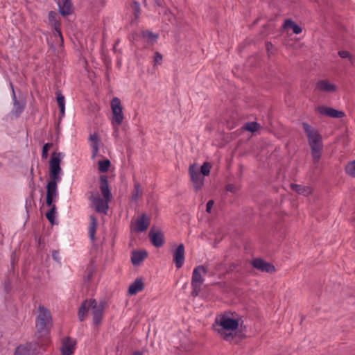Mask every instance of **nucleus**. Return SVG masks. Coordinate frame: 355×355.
I'll return each instance as SVG.
<instances>
[{"mask_svg": "<svg viewBox=\"0 0 355 355\" xmlns=\"http://www.w3.org/2000/svg\"><path fill=\"white\" fill-rule=\"evenodd\" d=\"M52 146H53L52 143H46L43 146L42 152V159H46L48 157V152Z\"/></svg>", "mask_w": 355, "mask_h": 355, "instance_id": "36", "label": "nucleus"}, {"mask_svg": "<svg viewBox=\"0 0 355 355\" xmlns=\"http://www.w3.org/2000/svg\"><path fill=\"white\" fill-rule=\"evenodd\" d=\"M98 226V221L94 216H90V223L89 227V234L90 239L94 241L95 240L96 232Z\"/></svg>", "mask_w": 355, "mask_h": 355, "instance_id": "26", "label": "nucleus"}, {"mask_svg": "<svg viewBox=\"0 0 355 355\" xmlns=\"http://www.w3.org/2000/svg\"><path fill=\"white\" fill-rule=\"evenodd\" d=\"M64 155L62 153H53L49 161L50 181L46 186V205H52L58 197V184L61 181L62 174L60 167L61 160Z\"/></svg>", "mask_w": 355, "mask_h": 355, "instance_id": "1", "label": "nucleus"}, {"mask_svg": "<svg viewBox=\"0 0 355 355\" xmlns=\"http://www.w3.org/2000/svg\"><path fill=\"white\" fill-rule=\"evenodd\" d=\"M36 348L32 343H26L17 347L15 349V355H35Z\"/></svg>", "mask_w": 355, "mask_h": 355, "instance_id": "16", "label": "nucleus"}, {"mask_svg": "<svg viewBox=\"0 0 355 355\" xmlns=\"http://www.w3.org/2000/svg\"><path fill=\"white\" fill-rule=\"evenodd\" d=\"M292 30L293 32L295 34H300L302 31V28L296 24L292 27Z\"/></svg>", "mask_w": 355, "mask_h": 355, "instance_id": "42", "label": "nucleus"}, {"mask_svg": "<svg viewBox=\"0 0 355 355\" xmlns=\"http://www.w3.org/2000/svg\"><path fill=\"white\" fill-rule=\"evenodd\" d=\"M148 236L152 243L156 248H160L164 245V236L162 232L155 231L152 228L149 232Z\"/></svg>", "mask_w": 355, "mask_h": 355, "instance_id": "15", "label": "nucleus"}, {"mask_svg": "<svg viewBox=\"0 0 355 355\" xmlns=\"http://www.w3.org/2000/svg\"><path fill=\"white\" fill-rule=\"evenodd\" d=\"M189 173L196 191L200 190L204 184V176L200 173L196 164H191L189 168Z\"/></svg>", "mask_w": 355, "mask_h": 355, "instance_id": "7", "label": "nucleus"}, {"mask_svg": "<svg viewBox=\"0 0 355 355\" xmlns=\"http://www.w3.org/2000/svg\"><path fill=\"white\" fill-rule=\"evenodd\" d=\"M291 189L299 194L308 196L311 193V189L309 187H304L300 184H291Z\"/></svg>", "mask_w": 355, "mask_h": 355, "instance_id": "27", "label": "nucleus"}, {"mask_svg": "<svg viewBox=\"0 0 355 355\" xmlns=\"http://www.w3.org/2000/svg\"><path fill=\"white\" fill-rule=\"evenodd\" d=\"M110 166V161L107 159L100 160L98 162V170L101 173H105L109 170Z\"/></svg>", "mask_w": 355, "mask_h": 355, "instance_id": "32", "label": "nucleus"}, {"mask_svg": "<svg viewBox=\"0 0 355 355\" xmlns=\"http://www.w3.org/2000/svg\"><path fill=\"white\" fill-rule=\"evenodd\" d=\"M95 304V300H85L78 310V318L80 321H83L88 313L89 310H91L92 304Z\"/></svg>", "mask_w": 355, "mask_h": 355, "instance_id": "19", "label": "nucleus"}, {"mask_svg": "<svg viewBox=\"0 0 355 355\" xmlns=\"http://www.w3.org/2000/svg\"><path fill=\"white\" fill-rule=\"evenodd\" d=\"M211 168V164L209 162H204L200 167V173L203 176H207L210 173V169Z\"/></svg>", "mask_w": 355, "mask_h": 355, "instance_id": "35", "label": "nucleus"}, {"mask_svg": "<svg viewBox=\"0 0 355 355\" xmlns=\"http://www.w3.org/2000/svg\"><path fill=\"white\" fill-rule=\"evenodd\" d=\"M58 14L54 11H50L48 14V19L52 23L55 31L58 35L60 37L61 42H63V38L60 28V24L57 19Z\"/></svg>", "mask_w": 355, "mask_h": 355, "instance_id": "21", "label": "nucleus"}, {"mask_svg": "<svg viewBox=\"0 0 355 355\" xmlns=\"http://www.w3.org/2000/svg\"><path fill=\"white\" fill-rule=\"evenodd\" d=\"M260 125L257 122H248L245 124L244 128L249 132H254L257 131Z\"/></svg>", "mask_w": 355, "mask_h": 355, "instance_id": "34", "label": "nucleus"}, {"mask_svg": "<svg viewBox=\"0 0 355 355\" xmlns=\"http://www.w3.org/2000/svg\"><path fill=\"white\" fill-rule=\"evenodd\" d=\"M52 326V318L50 311L44 306H39L35 320V327L40 336L48 334Z\"/></svg>", "mask_w": 355, "mask_h": 355, "instance_id": "4", "label": "nucleus"}, {"mask_svg": "<svg viewBox=\"0 0 355 355\" xmlns=\"http://www.w3.org/2000/svg\"><path fill=\"white\" fill-rule=\"evenodd\" d=\"M316 88L322 92L332 93L336 90V86L328 80H320L316 83Z\"/></svg>", "mask_w": 355, "mask_h": 355, "instance_id": "17", "label": "nucleus"}, {"mask_svg": "<svg viewBox=\"0 0 355 355\" xmlns=\"http://www.w3.org/2000/svg\"><path fill=\"white\" fill-rule=\"evenodd\" d=\"M184 246L182 243L180 244L173 252V261L177 268L182 267L185 259Z\"/></svg>", "mask_w": 355, "mask_h": 355, "instance_id": "12", "label": "nucleus"}, {"mask_svg": "<svg viewBox=\"0 0 355 355\" xmlns=\"http://www.w3.org/2000/svg\"><path fill=\"white\" fill-rule=\"evenodd\" d=\"M208 270L204 265L196 266L192 272L191 277V295L198 296L201 291V286L205 281V276L207 273Z\"/></svg>", "mask_w": 355, "mask_h": 355, "instance_id": "5", "label": "nucleus"}, {"mask_svg": "<svg viewBox=\"0 0 355 355\" xmlns=\"http://www.w3.org/2000/svg\"><path fill=\"white\" fill-rule=\"evenodd\" d=\"M57 102L62 115H64L65 110V100L64 96L61 93L57 94Z\"/></svg>", "mask_w": 355, "mask_h": 355, "instance_id": "31", "label": "nucleus"}, {"mask_svg": "<svg viewBox=\"0 0 355 355\" xmlns=\"http://www.w3.org/2000/svg\"><path fill=\"white\" fill-rule=\"evenodd\" d=\"M100 189L104 198L106 200L112 199V193L110 190L107 178L102 175L100 178Z\"/></svg>", "mask_w": 355, "mask_h": 355, "instance_id": "18", "label": "nucleus"}, {"mask_svg": "<svg viewBox=\"0 0 355 355\" xmlns=\"http://www.w3.org/2000/svg\"><path fill=\"white\" fill-rule=\"evenodd\" d=\"M10 85L12 89V97L13 105H14L13 109H14V111L15 112V113L17 115H19L23 112V110L25 107V105H24V103H21L19 102L18 100L17 99L14 87H13V85L12 83H10Z\"/></svg>", "mask_w": 355, "mask_h": 355, "instance_id": "24", "label": "nucleus"}, {"mask_svg": "<svg viewBox=\"0 0 355 355\" xmlns=\"http://www.w3.org/2000/svg\"><path fill=\"white\" fill-rule=\"evenodd\" d=\"M92 205L94 206L96 211L106 214L108 210V202L111 200L103 199L99 196H92L90 198Z\"/></svg>", "mask_w": 355, "mask_h": 355, "instance_id": "9", "label": "nucleus"}, {"mask_svg": "<svg viewBox=\"0 0 355 355\" xmlns=\"http://www.w3.org/2000/svg\"><path fill=\"white\" fill-rule=\"evenodd\" d=\"M143 195V191L141 189L140 184L138 182H135L134 184V190L132 193V200L137 201L139 198Z\"/></svg>", "mask_w": 355, "mask_h": 355, "instance_id": "28", "label": "nucleus"}, {"mask_svg": "<svg viewBox=\"0 0 355 355\" xmlns=\"http://www.w3.org/2000/svg\"><path fill=\"white\" fill-rule=\"evenodd\" d=\"M133 10H134V15L136 19H137L140 15V6L139 3L137 1L133 2Z\"/></svg>", "mask_w": 355, "mask_h": 355, "instance_id": "37", "label": "nucleus"}, {"mask_svg": "<svg viewBox=\"0 0 355 355\" xmlns=\"http://www.w3.org/2000/svg\"><path fill=\"white\" fill-rule=\"evenodd\" d=\"M345 172L352 178H355V159L349 162L345 166Z\"/></svg>", "mask_w": 355, "mask_h": 355, "instance_id": "33", "label": "nucleus"}, {"mask_svg": "<svg viewBox=\"0 0 355 355\" xmlns=\"http://www.w3.org/2000/svg\"><path fill=\"white\" fill-rule=\"evenodd\" d=\"M163 57L159 52H155L154 57L155 64H160L162 62Z\"/></svg>", "mask_w": 355, "mask_h": 355, "instance_id": "38", "label": "nucleus"}, {"mask_svg": "<svg viewBox=\"0 0 355 355\" xmlns=\"http://www.w3.org/2000/svg\"><path fill=\"white\" fill-rule=\"evenodd\" d=\"M48 206L50 209L46 213V217L51 224H54L56 216V206L53 203H52V205Z\"/></svg>", "mask_w": 355, "mask_h": 355, "instance_id": "29", "label": "nucleus"}, {"mask_svg": "<svg viewBox=\"0 0 355 355\" xmlns=\"http://www.w3.org/2000/svg\"><path fill=\"white\" fill-rule=\"evenodd\" d=\"M150 225V218L146 214H141L135 221L134 230L136 232L146 231Z\"/></svg>", "mask_w": 355, "mask_h": 355, "instance_id": "14", "label": "nucleus"}, {"mask_svg": "<svg viewBox=\"0 0 355 355\" xmlns=\"http://www.w3.org/2000/svg\"><path fill=\"white\" fill-rule=\"evenodd\" d=\"M302 126L308 138L313 162L316 163L321 157L323 147L322 136L316 129L307 123H303Z\"/></svg>", "mask_w": 355, "mask_h": 355, "instance_id": "3", "label": "nucleus"}, {"mask_svg": "<svg viewBox=\"0 0 355 355\" xmlns=\"http://www.w3.org/2000/svg\"><path fill=\"white\" fill-rule=\"evenodd\" d=\"M266 46V49L269 51L272 45L271 43L267 42Z\"/></svg>", "mask_w": 355, "mask_h": 355, "instance_id": "46", "label": "nucleus"}, {"mask_svg": "<svg viewBox=\"0 0 355 355\" xmlns=\"http://www.w3.org/2000/svg\"><path fill=\"white\" fill-rule=\"evenodd\" d=\"M58 8L60 13L63 16H67L71 12V4L69 0H59Z\"/></svg>", "mask_w": 355, "mask_h": 355, "instance_id": "23", "label": "nucleus"}, {"mask_svg": "<svg viewBox=\"0 0 355 355\" xmlns=\"http://www.w3.org/2000/svg\"><path fill=\"white\" fill-rule=\"evenodd\" d=\"M142 37L150 44H154L158 38V35L149 31H144L141 33Z\"/></svg>", "mask_w": 355, "mask_h": 355, "instance_id": "30", "label": "nucleus"}, {"mask_svg": "<svg viewBox=\"0 0 355 355\" xmlns=\"http://www.w3.org/2000/svg\"><path fill=\"white\" fill-rule=\"evenodd\" d=\"M91 310L93 315V322L95 325H98L102 321L104 303L101 302L100 304H98L95 300V304H92Z\"/></svg>", "mask_w": 355, "mask_h": 355, "instance_id": "11", "label": "nucleus"}, {"mask_svg": "<svg viewBox=\"0 0 355 355\" xmlns=\"http://www.w3.org/2000/svg\"><path fill=\"white\" fill-rule=\"evenodd\" d=\"M76 346V341L70 338L65 337L62 340L60 348L62 355H71L73 354Z\"/></svg>", "mask_w": 355, "mask_h": 355, "instance_id": "10", "label": "nucleus"}, {"mask_svg": "<svg viewBox=\"0 0 355 355\" xmlns=\"http://www.w3.org/2000/svg\"><path fill=\"white\" fill-rule=\"evenodd\" d=\"M133 355H143V354L141 353L140 352H136L133 354Z\"/></svg>", "mask_w": 355, "mask_h": 355, "instance_id": "48", "label": "nucleus"}, {"mask_svg": "<svg viewBox=\"0 0 355 355\" xmlns=\"http://www.w3.org/2000/svg\"><path fill=\"white\" fill-rule=\"evenodd\" d=\"M226 190L231 193H235L236 191V187L233 184H228L226 186Z\"/></svg>", "mask_w": 355, "mask_h": 355, "instance_id": "41", "label": "nucleus"}, {"mask_svg": "<svg viewBox=\"0 0 355 355\" xmlns=\"http://www.w3.org/2000/svg\"><path fill=\"white\" fill-rule=\"evenodd\" d=\"M214 204V202L213 200H210L207 202V206H206V210L208 213H210L212 209V207Z\"/></svg>", "mask_w": 355, "mask_h": 355, "instance_id": "43", "label": "nucleus"}, {"mask_svg": "<svg viewBox=\"0 0 355 355\" xmlns=\"http://www.w3.org/2000/svg\"><path fill=\"white\" fill-rule=\"evenodd\" d=\"M251 265L257 270L264 272L271 273L275 270V268L272 264L261 258L252 259Z\"/></svg>", "mask_w": 355, "mask_h": 355, "instance_id": "8", "label": "nucleus"}, {"mask_svg": "<svg viewBox=\"0 0 355 355\" xmlns=\"http://www.w3.org/2000/svg\"><path fill=\"white\" fill-rule=\"evenodd\" d=\"M318 111L322 115H325L336 119H340L345 116L344 112L342 111H339L334 108L323 105L318 107Z\"/></svg>", "mask_w": 355, "mask_h": 355, "instance_id": "13", "label": "nucleus"}, {"mask_svg": "<svg viewBox=\"0 0 355 355\" xmlns=\"http://www.w3.org/2000/svg\"><path fill=\"white\" fill-rule=\"evenodd\" d=\"M295 24V23L292 19H286L284 22V28H291Z\"/></svg>", "mask_w": 355, "mask_h": 355, "instance_id": "39", "label": "nucleus"}, {"mask_svg": "<svg viewBox=\"0 0 355 355\" xmlns=\"http://www.w3.org/2000/svg\"><path fill=\"white\" fill-rule=\"evenodd\" d=\"M144 284L141 278L136 279L129 286L128 293L130 295H134L139 292L143 291Z\"/></svg>", "mask_w": 355, "mask_h": 355, "instance_id": "20", "label": "nucleus"}, {"mask_svg": "<svg viewBox=\"0 0 355 355\" xmlns=\"http://www.w3.org/2000/svg\"><path fill=\"white\" fill-rule=\"evenodd\" d=\"M89 140L90 141V146L92 148V158H95L98 153L99 150V137L96 133L91 135Z\"/></svg>", "mask_w": 355, "mask_h": 355, "instance_id": "22", "label": "nucleus"}, {"mask_svg": "<svg viewBox=\"0 0 355 355\" xmlns=\"http://www.w3.org/2000/svg\"><path fill=\"white\" fill-rule=\"evenodd\" d=\"M239 325L238 319L232 318L230 315L225 313L216 318L214 328L221 338L230 342L234 338V331Z\"/></svg>", "mask_w": 355, "mask_h": 355, "instance_id": "2", "label": "nucleus"}, {"mask_svg": "<svg viewBox=\"0 0 355 355\" xmlns=\"http://www.w3.org/2000/svg\"><path fill=\"white\" fill-rule=\"evenodd\" d=\"M111 109L112 112V124L113 128L117 131L119 126L124 119L123 113V107L121 101L117 97H114L111 101Z\"/></svg>", "mask_w": 355, "mask_h": 355, "instance_id": "6", "label": "nucleus"}, {"mask_svg": "<svg viewBox=\"0 0 355 355\" xmlns=\"http://www.w3.org/2000/svg\"><path fill=\"white\" fill-rule=\"evenodd\" d=\"M52 257L54 260L58 261L60 260L59 252L57 250H53Z\"/></svg>", "mask_w": 355, "mask_h": 355, "instance_id": "44", "label": "nucleus"}, {"mask_svg": "<svg viewBox=\"0 0 355 355\" xmlns=\"http://www.w3.org/2000/svg\"><path fill=\"white\" fill-rule=\"evenodd\" d=\"M114 132H113V136L115 137H118V132H119V129L117 130V131H116V130L114 128Z\"/></svg>", "mask_w": 355, "mask_h": 355, "instance_id": "47", "label": "nucleus"}, {"mask_svg": "<svg viewBox=\"0 0 355 355\" xmlns=\"http://www.w3.org/2000/svg\"><path fill=\"white\" fill-rule=\"evenodd\" d=\"M154 1L157 6H162V2L161 0H154Z\"/></svg>", "mask_w": 355, "mask_h": 355, "instance_id": "45", "label": "nucleus"}, {"mask_svg": "<svg viewBox=\"0 0 355 355\" xmlns=\"http://www.w3.org/2000/svg\"><path fill=\"white\" fill-rule=\"evenodd\" d=\"M338 55L342 58H351V55H350L349 52L347 51H345V50L340 51L338 52Z\"/></svg>", "mask_w": 355, "mask_h": 355, "instance_id": "40", "label": "nucleus"}, {"mask_svg": "<svg viewBox=\"0 0 355 355\" xmlns=\"http://www.w3.org/2000/svg\"><path fill=\"white\" fill-rule=\"evenodd\" d=\"M147 257V252L145 251H134L132 253L131 261L134 266L140 264Z\"/></svg>", "mask_w": 355, "mask_h": 355, "instance_id": "25", "label": "nucleus"}]
</instances>
